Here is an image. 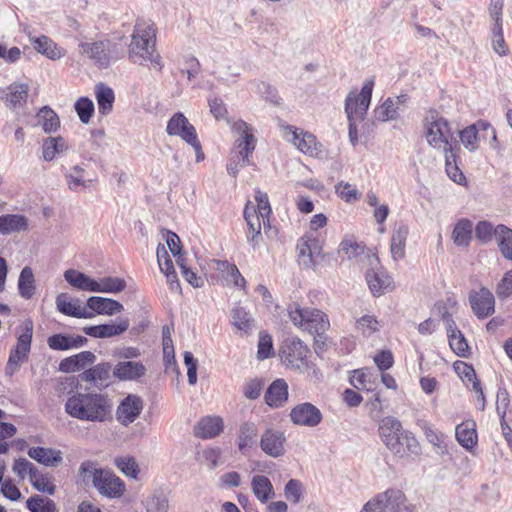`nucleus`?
<instances>
[{
    "label": "nucleus",
    "instance_id": "1",
    "mask_svg": "<svg viewBox=\"0 0 512 512\" xmlns=\"http://www.w3.org/2000/svg\"><path fill=\"white\" fill-rule=\"evenodd\" d=\"M64 409L70 417L84 422L104 423L113 418L112 400L98 392H76L67 398Z\"/></svg>",
    "mask_w": 512,
    "mask_h": 512
},
{
    "label": "nucleus",
    "instance_id": "2",
    "mask_svg": "<svg viewBox=\"0 0 512 512\" xmlns=\"http://www.w3.org/2000/svg\"><path fill=\"white\" fill-rule=\"evenodd\" d=\"M155 37L154 24L150 21L138 20L134 27L131 44L129 45V58L134 63H138L141 60L149 61L154 67L161 70L163 67L161 58L158 54L154 55Z\"/></svg>",
    "mask_w": 512,
    "mask_h": 512
},
{
    "label": "nucleus",
    "instance_id": "3",
    "mask_svg": "<svg viewBox=\"0 0 512 512\" xmlns=\"http://www.w3.org/2000/svg\"><path fill=\"white\" fill-rule=\"evenodd\" d=\"M426 139L430 146L443 152L460 147L453 137L448 121L436 109H429L423 120Z\"/></svg>",
    "mask_w": 512,
    "mask_h": 512
},
{
    "label": "nucleus",
    "instance_id": "4",
    "mask_svg": "<svg viewBox=\"0 0 512 512\" xmlns=\"http://www.w3.org/2000/svg\"><path fill=\"white\" fill-rule=\"evenodd\" d=\"M288 316L295 326L319 337L330 328L328 316L319 309L302 308L293 303L288 307Z\"/></svg>",
    "mask_w": 512,
    "mask_h": 512
},
{
    "label": "nucleus",
    "instance_id": "5",
    "mask_svg": "<svg viewBox=\"0 0 512 512\" xmlns=\"http://www.w3.org/2000/svg\"><path fill=\"white\" fill-rule=\"evenodd\" d=\"M234 129L241 135V138L236 140L239 151L238 155L229 160L227 172L229 175L236 177L240 168L251 164L250 156L255 149L256 139L250 126L245 121L235 122Z\"/></svg>",
    "mask_w": 512,
    "mask_h": 512
},
{
    "label": "nucleus",
    "instance_id": "6",
    "mask_svg": "<svg viewBox=\"0 0 512 512\" xmlns=\"http://www.w3.org/2000/svg\"><path fill=\"white\" fill-rule=\"evenodd\" d=\"M309 348L298 337L286 338L279 349L281 362L289 369L301 373L309 368Z\"/></svg>",
    "mask_w": 512,
    "mask_h": 512
},
{
    "label": "nucleus",
    "instance_id": "7",
    "mask_svg": "<svg viewBox=\"0 0 512 512\" xmlns=\"http://www.w3.org/2000/svg\"><path fill=\"white\" fill-rule=\"evenodd\" d=\"M21 333L17 336L16 345L10 350L9 358L5 367L6 375L12 376L20 369L23 362L27 361L32 343L33 322L25 320L21 326Z\"/></svg>",
    "mask_w": 512,
    "mask_h": 512
},
{
    "label": "nucleus",
    "instance_id": "8",
    "mask_svg": "<svg viewBox=\"0 0 512 512\" xmlns=\"http://www.w3.org/2000/svg\"><path fill=\"white\" fill-rule=\"evenodd\" d=\"M374 80L365 81L360 93L350 92L345 100L348 121H363L370 106Z\"/></svg>",
    "mask_w": 512,
    "mask_h": 512
},
{
    "label": "nucleus",
    "instance_id": "9",
    "mask_svg": "<svg viewBox=\"0 0 512 512\" xmlns=\"http://www.w3.org/2000/svg\"><path fill=\"white\" fill-rule=\"evenodd\" d=\"M115 48L116 44H113L110 40L81 42L79 44L80 53L93 60L99 68H107L112 59L118 58V56L114 57L112 55Z\"/></svg>",
    "mask_w": 512,
    "mask_h": 512
},
{
    "label": "nucleus",
    "instance_id": "10",
    "mask_svg": "<svg viewBox=\"0 0 512 512\" xmlns=\"http://www.w3.org/2000/svg\"><path fill=\"white\" fill-rule=\"evenodd\" d=\"M481 132H484L485 136L491 135L493 142H496L497 136L495 129L489 122L484 120H479L461 130L459 132L460 141L467 150L474 152L478 149V142L482 137Z\"/></svg>",
    "mask_w": 512,
    "mask_h": 512
},
{
    "label": "nucleus",
    "instance_id": "11",
    "mask_svg": "<svg viewBox=\"0 0 512 512\" xmlns=\"http://www.w3.org/2000/svg\"><path fill=\"white\" fill-rule=\"evenodd\" d=\"M93 486L97 491L108 498H119L125 491V484L113 472L99 469Z\"/></svg>",
    "mask_w": 512,
    "mask_h": 512
},
{
    "label": "nucleus",
    "instance_id": "12",
    "mask_svg": "<svg viewBox=\"0 0 512 512\" xmlns=\"http://www.w3.org/2000/svg\"><path fill=\"white\" fill-rule=\"evenodd\" d=\"M289 417L294 425L309 428L318 426L323 419L320 409L310 402H303L294 406Z\"/></svg>",
    "mask_w": 512,
    "mask_h": 512
},
{
    "label": "nucleus",
    "instance_id": "13",
    "mask_svg": "<svg viewBox=\"0 0 512 512\" xmlns=\"http://www.w3.org/2000/svg\"><path fill=\"white\" fill-rule=\"evenodd\" d=\"M469 304L478 319H486L495 312V297L486 287L478 291L472 290L469 294Z\"/></svg>",
    "mask_w": 512,
    "mask_h": 512
},
{
    "label": "nucleus",
    "instance_id": "14",
    "mask_svg": "<svg viewBox=\"0 0 512 512\" xmlns=\"http://www.w3.org/2000/svg\"><path fill=\"white\" fill-rule=\"evenodd\" d=\"M406 430L402 428L401 422L395 417H384L379 423V435L383 443L391 452H400L397 439Z\"/></svg>",
    "mask_w": 512,
    "mask_h": 512
},
{
    "label": "nucleus",
    "instance_id": "15",
    "mask_svg": "<svg viewBox=\"0 0 512 512\" xmlns=\"http://www.w3.org/2000/svg\"><path fill=\"white\" fill-rule=\"evenodd\" d=\"M286 437L282 431L267 428L260 437V448L268 456L278 458L285 453Z\"/></svg>",
    "mask_w": 512,
    "mask_h": 512
},
{
    "label": "nucleus",
    "instance_id": "16",
    "mask_svg": "<svg viewBox=\"0 0 512 512\" xmlns=\"http://www.w3.org/2000/svg\"><path fill=\"white\" fill-rule=\"evenodd\" d=\"M166 132L170 136H178L187 144L198 138L195 127L182 112L175 113L167 122Z\"/></svg>",
    "mask_w": 512,
    "mask_h": 512
},
{
    "label": "nucleus",
    "instance_id": "17",
    "mask_svg": "<svg viewBox=\"0 0 512 512\" xmlns=\"http://www.w3.org/2000/svg\"><path fill=\"white\" fill-rule=\"evenodd\" d=\"M144 402L142 398L135 394H129L119 404L116 416L117 420L124 426L134 422L143 410Z\"/></svg>",
    "mask_w": 512,
    "mask_h": 512
},
{
    "label": "nucleus",
    "instance_id": "18",
    "mask_svg": "<svg viewBox=\"0 0 512 512\" xmlns=\"http://www.w3.org/2000/svg\"><path fill=\"white\" fill-rule=\"evenodd\" d=\"M129 328V320L120 318L116 323L87 326L83 328L86 335L94 338H110L124 333Z\"/></svg>",
    "mask_w": 512,
    "mask_h": 512
},
{
    "label": "nucleus",
    "instance_id": "19",
    "mask_svg": "<svg viewBox=\"0 0 512 512\" xmlns=\"http://www.w3.org/2000/svg\"><path fill=\"white\" fill-rule=\"evenodd\" d=\"M298 262L304 268L315 266V258L320 254L321 247L316 238L302 237L297 244Z\"/></svg>",
    "mask_w": 512,
    "mask_h": 512
},
{
    "label": "nucleus",
    "instance_id": "20",
    "mask_svg": "<svg viewBox=\"0 0 512 512\" xmlns=\"http://www.w3.org/2000/svg\"><path fill=\"white\" fill-rule=\"evenodd\" d=\"M288 384L284 379L274 380L267 388L264 400L271 408H280L288 401Z\"/></svg>",
    "mask_w": 512,
    "mask_h": 512
},
{
    "label": "nucleus",
    "instance_id": "21",
    "mask_svg": "<svg viewBox=\"0 0 512 512\" xmlns=\"http://www.w3.org/2000/svg\"><path fill=\"white\" fill-rule=\"evenodd\" d=\"M457 442L467 451H472L478 443L476 422L472 419L465 420L455 428Z\"/></svg>",
    "mask_w": 512,
    "mask_h": 512
},
{
    "label": "nucleus",
    "instance_id": "22",
    "mask_svg": "<svg viewBox=\"0 0 512 512\" xmlns=\"http://www.w3.org/2000/svg\"><path fill=\"white\" fill-rule=\"evenodd\" d=\"M68 189L72 192H80L89 189L93 179L87 177L86 169L81 165H75L64 174Z\"/></svg>",
    "mask_w": 512,
    "mask_h": 512
},
{
    "label": "nucleus",
    "instance_id": "23",
    "mask_svg": "<svg viewBox=\"0 0 512 512\" xmlns=\"http://www.w3.org/2000/svg\"><path fill=\"white\" fill-rule=\"evenodd\" d=\"M389 512H414L415 506L407 503V497L400 489L389 488L382 492Z\"/></svg>",
    "mask_w": 512,
    "mask_h": 512
},
{
    "label": "nucleus",
    "instance_id": "24",
    "mask_svg": "<svg viewBox=\"0 0 512 512\" xmlns=\"http://www.w3.org/2000/svg\"><path fill=\"white\" fill-rule=\"evenodd\" d=\"M146 367L141 362L122 361L113 369V375L121 381H133L146 374Z\"/></svg>",
    "mask_w": 512,
    "mask_h": 512
},
{
    "label": "nucleus",
    "instance_id": "25",
    "mask_svg": "<svg viewBox=\"0 0 512 512\" xmlns=\"http://www.w3.org/2000/svg\"><path fill=\"white\" fill-rule=\"evenodd\" d=\"M86 306L99 315L112 316L123 311V305L111 298L91 296L87 299Z\"/></svg>",
    "mask_w": 512,
    "mask_h": 512
},
{
    "label": "nucleus",
    "instance_id": "26",
    "mask_svg": "<svg viewBox=\"0 0 512 512\" xmlns=\"http://www.w3.org/2000/svg\"><path fill=\"white\" fill-rule=\"evenodd\" d=\"M244 218L248 227L247 241L251 247L255 249L258 247L260 241L262 240L260 220L261 217L257 214L255 208H249L246 206L244 209Z\"/></svg>",
    "mask_w": 512,
    "mask_h": 512
},
{
    "label": "nucleus",
    "instance_id": "27",
    "mask_svg": "<svg viewBox=\"0 0 512 512\" xmlns=\"http://www.w3.org/2000/svg\"><path fill=\"white\" fill-rule=\"evenodd\" d=\"M29 86L24 83H12L7 87L5 96H0L10 109L22 107L28 98Z\"/></svg>",
    "mask_w": 512,
    "mask_h": 512
},
{
    "label": "nucleus",
    "instance_id": "28",
    "mask_svg": "<svg viewBox=\"0 0 512 512\" xmlns=\"http://www.w3.org/2000/svg\"><path fill=\"white\" fill-rule=\"evenodd\" d=\"M223 430V421L217 416L202 418L194 427V435L202 439H210L217 436Z\"/></svg>",
    "mask_w": 512,
    "mask_h": 512
},
{
    "label": "nucleus",
    "instance_id": "29",
    "mask_svg": "<svg viewBox=\"0 0 512 512\" xmlns=\"http://www.w3.org/2000/svg\"><path fill=\"white\" fill-rule=\"evenodd\" d=\"M365 278L374 296L382 295L392 284L391 277L383 269L368 270Z\"/></svg>",
    "mask_w": 512,
    "mask_h": 512
},
{
    "label": "nucleus",
    "instance_id": "30",
    "mask_svg": "<svg viewBox=\"0 0 512 512\" xmlns=\"http://www.w3.org/2000/svg\"><path fill=\"white\" fill-rule=\"evenodd\" d=\"M258 426L254 422H244L240 425L237 442L239 451L246 454L248 449L253 448L257 443Z\"/></svg>",
    "mask_w": 512,
    "mask_h": 512
},
{
    "label": "nucleus",
    "instance_id": "31",
    "mask_svg": "<svg viewBox=\"0 0 512 512\" xmlns=\"http://www.w3.org/2000/svg\"><path fill=\"white\" fill-rule=\"evenodd\" d=\"M111 364L102 362L94 367L85 370L80 378L82 381H87L95 384L96 386L107 387L109 385L108 380L110 378Z\"/></svg>",
    "mask_w": 512,
    "mask_h": 512
},
{
    "label": "nucleus",
    "instance_id": "32",
    "mask_svg": "<svg viewBox=\"0 0 512 512\" xmlns=\"http://www.w3.org/2000/svg\"><path fill=\"white\" fill-rule=\"evenodd\" d=\"M28 225L27 217L22 214H4L0 216V234L2 235L26 231Z\"/></svg>",
    "mask_w": 512,
    "mask_h": 512
},
{
    "label": "nucleus",
    "instance_id": "33",
    "mask_svg": "<svg viewBox=\"0 0 512 512\" xmlns=\"http://www.w3.org/2000/svg\"><path fill=\"white\" fill-rule=\"evenodd\" d=\"M408 234V226L403 223L397 226L392 232L390 252L395 261L400 260L405 256V244Z\"/></svg>",
    "mask_w": 512,
    "mask_h": 512
},
{
    "label": "nucleus",
    "instance_id": "34",
    "mask_svg": "<svg viewBox=\"0 0 512 512\" xmlns=\"http://www.w3.org/2000/svg\"><path fill=\"white\" fill-rule=\"evenodd\" d=\"M34 49L51 60H57L65 55V50L59 47L47 36L36 37L32 40Z\"/></svg>",
    "mask_w": 512,
    "mask_h": 512
},
{
    "label": "nucleus",
    "instance_id": "35",
    "mask_svg": "<svg viewBox=\"0 0 512 512\" xmlns=\"http://www.w3.org/2000/svg\"><path fill=\"white\" fill-rule=\"evenodd\" d=\"M472 221L462 218L457 221L451 234L453 243L458 247L467 248L472 240Z\"/></svg>",
    "mask_w": 512,
    "mask_h": 512
},
{
    "label": "nucleus",
    "instance_id": "36",
    "mask_svg": "<svg viewBox=\"0 0 512 512\" xmlns=\"http://www.w3.org/2000/svg\"><path fill=\"white\" fill-rule=\"evenodd\" d=\"M56 306L59 312L75 318H92L93 313L87 312L86 308L75 306L69 299L67 293H61L56 297Z\"/></svg>",
    "mask_w": 512,
    "mask_h": 512
},
{
    "label": "nucleus",
    "instance_id": "37",
    "mask_svg": "<svg viewBox=\"0 0 512 512\" xmlns=\"http://www.w3.org/2000/svg\"><path fill=\"white\" fill-rule=\"evenodd\" d=\"M64 278L71 286L78 290L95 292V289H97L96 280L80 271L74 269L66 270Z\"/></svg>",
    "mask_w": 512,
    "mask_h": 512
},
{
    "label": "nucleus",
    "instance_id": "38",
    "mask_svg": "<svg viewBox=\"0 0 512 512\" xmlns=\"http://www.w3.org/2000/svg\"><path fill=\"white\" fill-rule=\"evenodd\" d=\"M68 144L62 136L48 137L42 144V157L45 161H52L56 156L65 153Z\"/></svg>",
    "mask_w": 512,
    "mask_h": 512
},
{
    "label": "nucleus",
    "instance_id": "39",
    "mask_svg": "<svg viewBox=\"0 0 512 512\" xmlns=\"http://www.w3.org/2000/svg\"><path fill=\"white\" fill-rule=\"evenodd\" d=\"M251 487L255 497L262 503L275 495L271 481L264 475H255L251 480Z\"/></svg>",
    "mask_w": 512,
    "mask_h": 512
},
{
    "label": "nucleus",
    "instance_id": "40",
    "mask_svg": "<svg viewBox=\"0 0 512 512\" xmlns=\"http://www.w3.org/2000/svg\"><path fill=\"white\" fill-rule=\"evenodd\" d=\"M460 152V147L453 148L445 154V169L448 177L455 183L463 185L466 177L457 165V157Z\"/></svg>",
    "mask_w": 512,
    "mask_h": 512
},
{
    "label": "nucleus",
    "instance_id": "41",
    "mask_svg": "<svg viewBox=\"0 0 512 512\" xmlns=\"http://www.w3.org/2000/svg\"><path fill=\"white\" fill-rule=\"evenodd\" d=\"M95 95L98 104V111L102 115H107L112 111L115 95L109 86L99 83L95 87Z\"/></svg>",
    "mask_w": 512,
    "mask_h": 512
},
{
    "label": "nucleus",
    "instance_id": "42",
    "mask_svg": "<svg viewBox=\"0 0 512 512\" xmlns=\"http://www.w3.org/2000/svg\"><path fill=\"white\" fill-rule=\"evenodd\" d=\"M496 242L501 255L512 261V229L506 225H497Z\"/></svg>",
    "mask_w": 512,
    "mask_h": 512
},
{
    "label": "nucleus",
    "instance_id": "43",
    "mask_svg": "<svg viewBox=\"0 0 512 512\" xmlns=\"http://www.w3.org/2000/svg\"><path fill=\"white\" fill-rule=\"evenodd\" d=\"M288 130L292 134V142L297 148L303 152L308 154H313L316 149V137L310 133H298L297 129L293 126H288Z\"/></svg>",
    "mask_w": 512,
    "mask_h": 512
},
{
    "label": "nucleus",
    "instance_id": "44",
    "mask_svg": "<svg viewBox=\"0 0 512 512\" xmlns=\"http://www.w3.org/2000/svg\"><path fill=\"white\" fill-rule=\"evenodd\" d=\"M28 455L35 461L46 466H52L62 460L60 451L44 447L29 448Z\"/></svg>",
    "mask_w": 512,
    "mask_h": 512
},
{
    "label": "nucleus",
    "instance_id": "45",
    "mask_svg": "<svg viewBox=\"0 0 512 512\" xmlns=\"http://www.w3.org/2000/svg\"><path fill=\"white\" fill-rule=\"evenodd\" d=\"M454 370L456 373L463 379H466L467 381L472 383L473 390L476 393H479V396L481 397L482 401L484 402V393L481 387V384L479 380L477 379L476 372L474 368L462 361H456L454 363ZM484 407V403L482 404V408Z\"/></svg>",
    "mask_w": 512,
    "mask_h": 512
},
{
    "label": "nucleus",
    "instance_id": "46",
    "mask_svg": "<svg viewBox=\"0 0 512 512\" xmlns=\"http://www.w3.org/2000/svg\"><path fill=\"white\" fill-rule=\"evenodd\" d=\"M35 278L33 270L26 266L24 267L19 275L18 279V291L21 297L24 299H31L35 294Z\"/></svg>",
    "mask_w": 512,
    "mask_h": 512
},
{
    "label": "nucleus",
    "instance_id": "47",
    "mask_svg": "<svg viewBox=\"0 0 512 512\" xmlns=\"http://www.w3.org/2000/svg\"><path fill=\"white\" fill-rule=\"evenodd\" d=\"M397 444L399 446L400 452H392L394 455L403 458L405 456H408L410 454H419L420 452V445L417 439L414 437V435L409 432L405 431L403 435L397 439Z\"/></svg>",
    "mask_w": 512,
    "mask_h": 512
},
{
    "label": "nucleus",
    "instance_id": "48",
    "mask_svg": "<svg viewBox=\"0 0 512 512\" xmlns=\"http://www.w3.org/2000/svg\"><path fill=\"white\" fill-rule=\"evenodd\" d=\"M38 124L45 133L56 131L60 126L58 115L48 106L42 107L37 113Z\"/></svg>",
    "mask_w": 512,
    "mask_h": 512
},
{
    "label": "nucleus",
    "instance_id": "49",
    "mask_svg": "<svg viewBox=\"0 0 512 512\" xmlns=\"http://www.w3.org/2000/svg\"><path fill=\"white\" fill-rule=\"evenodd\" d=\"M232 324L240 331L248 334L254 327V320L250 314L241 306L232 309Z\"/></svg>",
    "mask_w": 512,
    "mask_h": 512
},
{
    "label": "nucleus",
    "instance_id": "50",
    "mask_svg": "<svg viewBox=\"0 0 512 512\" xmlns=\"http://www.w3.org/2000/svg\"><path fill=\"white\" fill-rule=\"evenodd\" d=\"M127 284L123 278L104 277L96 281V293H119L126 288Z\"/></svg>",
    "mask_w": 512,
    "mask_h": 512
},
{
    "label": "nucleus",
    "instance_id": "51",
    "mask_svg": "<svg viewBox=\"0 0 512 512\" xmlns=\"http://www.w3.org/2000/svg\"><path fill=\"white\" fill-rule=\"evenodd\" d=\"M26 506L31 512H56V504L50 498H44L40 495H33L26 501Z\"/></svg>",
    "mask_w": 512,
    "mask_h": 512
},
{
    "label": "nucleus",
    "instance_id": "52",
    "mask_svg": "<svg viewBox=\"0 0 512 512\" xmlns=\"http://www.w3.org/2000/svg\"><path fill=\"white\" fill-rule=\"evenodd\" d=\"M400 110L401 109L395 105L394 99L389 97L376 109L375 113L378 120L385 122L396 120L400 115Z\"/></svg>",
    "mask_w": 512,
    "mask_h": 512
},
{
    "label": "nucleus",
    "instance_id": "53",
    "mask_svg": "<svg viewBox=\"0 0 512 512\" xmlns=\"http://www.w3.org/2000/svg\"><path fill=\"white\" fill-rule=\"evenodd\" d=\"M255 86L256 91L262 95V97L273 105L281 104V97L278 94V90L271 84L265 81L254 80L251 82Z\"/></svg>",
    "mask_w": 512,
    "mask_h": 512
},
{
    "label": "nucleus",
    "instance_id": "54",
    "mask_svg": "<svg viewBox=\"0 0 512 512\" xmlns=\"http://www.w3.org/2000/svg\"><path fill=\"white\" fill-rule=\"evenodd\" d=\"M497 226L494 227L491 222L482 220L475 226V236L482 244L489 243L493 237L496 238Z\"/></svg>",
    "mask_w": 512,
    "mask_h": 512
},
{
    "label": "nucleus",
    "instance_id": "55",
    "mask_svg": "<svg viewBox=\"0 0 512 512\" xmlns=\"http://www.w3.org/2000/svg\"><path fill=\"white\" fill-rule=\"evenodd\" d=\"M74 107L80 121L84 124L89 123L95 110L93 101L88 97H81L76 101Z\"/></svg>",
    "mask_w": 512,
    "mask_h": 512
},
{
    "label": "nucleus",
    "instance_id": "56",
    "mask_svg": "<svg viewBox=\"0 0 512 512\" xmlns=\"http://www.w3.org/2000/svg\"><path fill=\"white\" fill-rule=\"evenodd\" d=\"M115 465L127 477L137 478L139 466L133 457H118L115 459Z\"/></svg>",
    "mask_w": 512,
    "mask_h": 512
},
{
    "label": "nucleus",
    "instance_id": "57",
    "mask_svg": "<svg viewBox=\"0 0 512 512\" xmlns=\"http://www.w3.org/2000/svg\"><path fill=\"white\" fill-rule=\"evenodd\" d=\"M147 512H168L169 501L164 494L153 495L145 502Z\"/></svg>",
    "mask_w": 512,
    "mask_h": 512
},
{
    "label": "nucleus",
    "instance_id": "58",
    "mask_svg": "<svg viewBox=\"0 0 512 512\" xmlns=\"http://www.w3.org/2000/svg\"><path fill=\"white\" fill-rule=\"evenodd\" d=\"M264 381L259 378L249 379L243 385V395L249 400H256L263 390Z\"/></svg>",
    "mask_w": 512,
    "mask_h": 512
},
{
    "label": "nucleus",
    "instance_id": "59",
    "mask_svg": "<svg viewBox=\"0 0 512 512\" xmlns=\"http://www.w3.org/2000/svg\"><path fill=\"white\" fill-rule=\"evenodd\" d=\"M449 346L455 354L460 357L466 358L470 354V347L463 333L454 335L453 338H448Z\"/></svg>",
    "mask_w": 512,
    "mask_h": 512
},
{
    "label": "nucleus",
    "instance_id": "60",
    "mask_svg": "<svg viewBox=\"0 0 512 512\" xmlns=\"http://www.w3.org/2000/svg\"><path fill=\"white\" fill-rule=\"evenodd\" d=\"M273 355L272 337L265 332H260L258 341L257 358L264 360Z\"/></svg>",
    "mask_w": 512,
    "mask_h": 512
},
{
    "label": "nucleus",
    "instance_id": "61",
    "mask_svg": "<svg viewBox=\"0 0 512 512\" xmlns=\"http://www.w3.org/2000/svg\"><path fill=\"white\" fill-rule=\"evenodd\" d=\"M98 471L99 469L96 468V464L92 461L87 460L81 463L79 467L78 477L83 484L87 485L88 483L91 482L93 485Z\"/></svg>",
    "mask_w": 512,
    "mask_h": 512
},
{
    "label": "nucleus",
    "instance_id": "62",
    "mask_svg": "<svg viewBox=\"0 0 512 512\" xmlns=\"http://www.w3.org/2000/svg\"><path fill=\"white\" fill-rule=\"evenodd\" d=\"M12 470L20 479H24L26 474H29L30 479L35 477L38 469L27 459L19 458L14 462Z\"/></svg>",
    "mask_w": 512,
    "mask_h": 512
},
{
    "label": "nucleus",
    "instance_id": "63",
    "mask_svg": "<svg viewBox=\"0 0 512 512\" xmlns=\"http://www.w3.org/2000/svg\"><path fill=\"white\" fill-rule=\"evenodd\" d=\"M495 293L500 300H506L512 296V269L504 274L496 286Z\"/></svg>",
    "mask_w": 512,
    "mask_h": 512
},
{
    "label": "nucleus",
    "instance_id": "64",
    "mask_svg": "<svg viewBox=\"0 0 512 512\" xmlns=\"http://www.w3.org/2000/svg\"><path fill=\"white\" fill-rule=\"evenodd\" d=\"M383 498L382 492L376 494L364 504L360 512H387V505Z\"/></svg>",
    "mask_w": 512,
    "mask_h": 512
}]
</instances>
